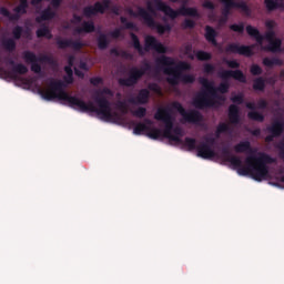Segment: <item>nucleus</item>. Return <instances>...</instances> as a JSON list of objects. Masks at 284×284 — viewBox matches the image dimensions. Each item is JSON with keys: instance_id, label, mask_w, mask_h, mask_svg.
Listing matches in <instances>:
<instances>
[{"instance_id": "nucleus-1", "label": "nucleus", "mask_w": 284, "mask_h": 284, "mask_svg": "<svg viewBox=\"0 0 284 284\" xmlns=\"http://www.w3.org/2000/svg\"><path fill=\"white\" fill-rule=\"evenodd\" d=\"M68 84L62 80H51L49 83V89H41L39 91L40 95L44 101H54L58 99L59 101H65L69 108H77L80 112H94L98 116H101L104 121H112L114 116H119L118 113H112V103L106 97H114V92H112L109 88H103L102 90L95 91V95L93 97L94 102L89 101L85 102L82 99H79L74 95H70L65 92V88Z\"/></svg>"}, {"instance_id": "nucleus-2", "label": "nucleus", "mask_w": 284, "mask_h": 284, "mask_svg": "<svg viewBox=\"0 0 284 284\" xmlns=\"http://www.w3.org/2000/svg\"><path fill=\"white\" fill-rule=\"evenodd\" d=\"M221 154L224 161L231 163L237 170V174L241 176H251V179L258 182L267 179V174H270V166L267 165L276 163V159L264 152L257 153V156L248 155L245 159L246 166H243L241 158L232 155V151L227 146L222 148Z\"/></svg>"}, {"instance_id": "nucleus-3", "label": "nucleus", "mask_w": 284, "mask_h": 284, "mask_svg": "<svg viewBox=\"0 0 284 284\" xmlns=\"http://www.w3.org/2000/svg\"><path fill=\"white\" fill-rule=\"evenodd\" d=\"M158 65H162L164 74H166V83L169 85L176 87L179 83H194L196 78L192 74H183V72H189L192 70V64L186 61H180L176 63L174 58L162 55L156 59Z\"/></svg>"}, {"instance_id": "nucleus-4", "label": "nucleus", "mask_w": 284, "mask_h": 284, "mask_svg": "<svg viewBox=\"0 0 284 284\" xmlns=\"http://www.w3.org/2000/svg\"><path fill=\"white\" fill-rule=\"evenodd\" d=\"M200 83L204 90L200 91L193 99V105L196 110H205L207 108H220L225 103V95L216 92L214 82L207 78H200Z\"/></svg>"}, {"instance_id": "nucleus-5", "label": "nucleus", "mask_w": 284, "mask_h": 284, "mask_svg": "<svg viewBox=\"0 0 284 284\" xmlns=\"http://www.w3.org/2000/svg\"><path fill=\"white\" fill-rule=\"evenodd\" d=\"M152 3L154 7H152ZM187 6V0H184L182 6L179 8V10L172 9L168 3H165L163 0H152L146 2V8L149 12H154L158 10L159 12H163L165 17H170V19L174 20L179 17H194L199 18V10L194 7H185Z\"/></svg>"}, {"instance_id": "nucleus-6", "label": "nucleus", "mask_w": 284, "mask_h": 284, "mask_svg": "<svg viewBox=\"0 0 284 284\" xmlns=\"http://www.w3.org/2000/svg\"><path fill=\"white\" fill-rule=\"evenodd\" d=\"M155 121H163L165 128L162 136L164 139H169L173 143H183L181 136H183V129L181 126L174 128V120L172 119V114L170 113V109H158L154 114Z\"/></svg>"}, {"instance_id": "nucleus-7", "label": "nucleus", "mask_w": 284, "mask_h": 284, "mask_svg": "<svg viewBox=\"0 0 284 284\" xmlns=\"http://www.w3.org/2000/svg\"><path fill=\"white\" fill-rule=\"evenodd\" d=\"M152 70V64L144 60L142 67H131L128 72V78H120L118 80L119 85L122 88H134L144 77Z\"/></svg>"}, {"instance_id": "nucleus-8", "label": "nucleus", "mask_w": 284, "mask_h": 284, "mask_svg": "<svg viewBox=\"0 0 284 284\" xmlns=\"http://www.w3.org/2000/svg\"><path fill=\"white\" fill-rule=\"evenodd\" d=\"M231 101L234 104L229 105V121L232 125H239V123H241V108H239L237 105H243V103L245 102V98L243 93H239L236 95L231 97Z\"/></svg>"}, {"instance_id": "nucleus-9", "label": "nucleus", "mask_w": 284, "mask_h": 284, "mask_svg": "<svg viewBox=\"0 0 284 284\" xmlns=\"http://www.w3.org/2000/svg\"><path fill=\"white\" fill-rule=\"evenodd\" d=\"M173 110H176L181 116H183L184 121L186 123H194L197 125V123H201L203 121V114L199 112L197 110L186 111L185 108H183V104L181 102H173L172 103Z\"/></svg>"}, {"instance_id": "nucleus-10", "label": "nucleus", "mask_w": 284, "mask_h": 284, "mask_svg": "<svg viewBox=\"0 0 284 284\" xmlns=\"http://www.w3.org/2000/svg\"><path fill=\"white\" fill-rule=\"evenodd\" d=\"M221 4H223L222 17L227 19L230 14H232V10L236 8L244 12V14H250V7L245 1H236V0H219Z\"/></svg>"}, {"instance_id": "nucleus-11", "label": "nucleus", "mask_w": 284, "mask_h": 284, "mask_svg": "<svg viewBox=\"0 0 284 284\" xmlns=\"http://www.w3.org/2000/svg\"><path fill=\"white\" fill-rule=\"evenodd\" d=\"M23 59L27 63H31V71L36 74H41V64L40 63H50L52 59L49 55H42L40 58L34 54L32 51H24Z\"/></svg>"}, {"instance_id": "nucleus-12", "label": "nucleus", "mask_w": 284, "mask_h": 284, "mask_svg": "<svg viewBox=\"0 0 284 284\" xmlns=\"http://www.w3.org/2000/svg\"><path fill=\"white\" fill-rule=\"evenodd\" d=\"M110 0L97 1L94 6H87L83 8V17L90 19L91 17H97V14H105V10L110 8Z\"/></svg>"}, {"instance_id": "nucleus-13", "label": "nucleus", "mask_w": 284, "mask_h": 284, "mask_svg": "<svg viewBox=\"0 0 284 284\" xmlns=\"http://www.w3.org/2000/svg\"><path fill=\"white\" fill-rule=\"evenodd\" d=\"M246 32L248 37H252L255 39V41L258 43V45H263V41H274L276 40V32L274 30H268L265 32V34H261V31H258L255 27H252V24L246 26Z\"/></svg>"}, {"instance_id": "nucleus-14", "label": "nucleus", "mask_w": 284, "mask_h": 284, "mask_svg": "<svg viewBox=\"0 0 284 284\" xmlns=\"http://www.w3.org/2000/svg\"><path fill=\"white\" fill-rule=\"evenodd\" d=\"M225 52L227 54H240L241 57H252L254 54L252 47L234 42L226 45Z\"/></svg>"}, {"instance_id": "nucleus-15", "label": "nucleus", "mask_w": 284, "mask_h": 284, "mask_svg": "<svg viewBox=\"0 0 284 284\" xmlns=\"http://www.w3.org/2000/svg\"><path fill=\"white\" fill-rule=\"evenodd\" d=\"M144 50L145 52H150V50H155L159 54H165L168 52V48L163 45V43L159 42L154 38V36H146L144 38Z\"/></svg>"}, {"instance_id": "nucleus-16", "label": "nucleus", "mask_w": 284, "mask_h": 284, "mask_svg": "<svg viewBox=\"0 0 284 284\" xmlns=\"http://www.w3.org/2000/svg\"><path fill=\"white\" fill-rule=\"evenodd\" d=\"M220 79L223 81H227V79H234L235 81H239L240 83H247V77H245V73L241 71L240 69L236 70H223L219 73Z\"/></svg>"}, {"instance_id": "nucleus-17", "label": "nucleus", "mask_w": 284, "mask_h": 284, "mask_svg": "<svg viewBox=\"0 0 284 284\" xmlns=\"http://www.w3.org/2000/svg\"><path fill=\"white\" fill-rule=\"evenodd\" d=\"M57 45L60 50H65V48H72L73 50H75L77 52H79V50H81L83 48V42L77 40H72V39H58L57 40Z\"/></svg>"}, {"instance_id": "nucleus-18", "label": "nucleus", "mask_w": 284, "mask_h": 284, "mask_svg": "<svg viewBox=\"0 0 284 284\" xmlns=\"http://www.w3.org/2000/svg\"><path fill=\"white\" fill-rule=\"evenodd\" d=\"M197 156L200 159H214L216 156V152L214 149L205 142H201L196 148Z\"/></svg>"}, {"instance_id": "nucleus-19", "label": "nucleus", "mask_w": 284, "mask_h": 284, "mask_svg": "<svg viewBox=\"0 0 284 284\" xmlns=\"http://www.w3.org/2000/svg\"><path fill=\"white\" fill-rule=\"evenodd\" d=\"M128 12L130 17H141L146 26H154V18L143 7H138V12H134L132 9H129Z\"/></svg>"}, {"instance_id": "nucleus-20", "label": "nucleus", "mask_w": 284, "mask_h": 284, "mask_svg": "<svg viewBox=\"0 0 284 284\" xmlns=\"http://www.w3.org/2000/svg\"><path fill=\"white\" fill-rule=\"evenodd\" d=\"M150 102V90L141 89L135 98H131L129 103L133 105H146Z\"/></svg>"}, {"instance_id": "nucleus-21", "label": "nucleus", "mask_w": 284, "mask_h": 284, "mask_svg": "<svg viewBox=\"0 0 284 284\" xmlns=\"http://www.w3.org/2000/svg\"><path fill=\"white\" fill-rule=\"evenodd\" d=\"M234 151L237 154H243L244 152H246L247 154H256V150L252 149V143H250V141H242L237 143L234 146Z\"/></svg>"}, {"instance_id": "nucleus-22", "label": "nucleus", "mask_w": 284, "mask_h": 284, "mask_svg": "<svg viewBox=\"0 0 284 284\" xmlns=\"http://www.w3.org/2000/svg\"><path fill=\"white\" fill-rule=\"evenodd\" d=\"M9 79H17L18 74H28V67L23 63H18L13 65L11 71L4 72Z\"/></svg>"}, {"instance_id": "nucleus-23", "label": "nucleus", "mask_w": 284, "mask_h": 284, "mask_svg": "<svg viewBox=\"0 0 284 284\" xmlns=\"http://www.w3.org/2000/svg\"><path fill=\"white\" fill-rule=\"evenodd\" d=\"M204 30H205V34H204L205 40L209 43H212L216 48V45H219V42L216 41V37H219V32H216V30L211 26H206Z\"/></svg>"}, {"instance_id": "nucleus-24", "label": "nucleus", "mask_w": 284, "mask_h": 284, "mask_svg": "<svg viewBox=\"0 0 284 284\" xmlns=\"http://www.w3.org/2000/svg\"><path fill=\"white\" fill-rule=\"evenodd\" d=\"M267 52H283V40L281 38H275V40L268 41V45L264 48Z\"/></svg>"}, {"instance_id": "nucleus-25", "label": "nucleus", "mask_w": 284, "mask_h": 284, "mask_svg": "<svg viewBox=\"0 0 284 284\" xmlns=\"http://www.w3.org/2000/svg\"><path fill=\"white\" fill-rule=\"evenodd\" d=\"M264 6L267 12H274L275 10H284V0H264Z\"/></svg>"}, {"instance_id": "nucleus-26", "label": "nucleus", "mask_w": 284, "mask_h": 284, "mask_svg": "<svg viewBox=\"0 0 284 284\" xmlns=\"http://www.w3.org/2000/svg\"><path fill=\"white\" fill-rule=\"evenodd\" d=\"M94 30H97V28L94 27L93 21H84L82 22V27H78L74 29V32L75 34H83V32H85V34H90L94 32Z\"/></svg>"}, {"instance_id": "nucleus-27", "label": "nucleus", "mask_w": 284, "mask_h": 284, "mask_svg": "<svg viewBox=\"0 0 284 284\" xmlns=\"http://www.w3.org/2000/svg\"><path fill=\"white\" fill-rule=\"evenodd\" d=\"M267 132L274 136H281L284 132V122L278 120L274 121L272 125L267 126Z\"/></svg>"}, {"instance_id": "nucleus-28", "label": "nucleus", "mask_w": 284, "mask_h": 284, "mask_svg": "<svg viewBox=\"0 0 284 284\" xmlns=\"http://www.w3.org/2000/svg\"><path fill=\"white\" fill-rule=\"evenodd\" d=\"M57 17V12L52 11V8L48 7L42 10L40 17L36 18L37 23H41L42 21H52Z\"/></svg>"}, {"instance_id": "nucleus-29", "label": "nucleus", "mask_w": 284, "mask_h": 284, "mask_svg": "<svg viewBox=\"0 0 284 284\" xmlns=\"http://www.w3.org/2000/svg\"><path fill=\"white\" fill-rule=\"evenodd\" d=\"M108 45H110V39H108V34L100 33L98 37L99 50H108Z\"/></svg>"}, {"instance_id": "nucleus-30", "label": "nucleus", "mask_w": 284, "mask_h": 284, "mask_svg": "<svg viewBox=\"0 0 284 284\" xmlns=\"http://www.w3.org/2000/svg\"><path fill=\"white\" fill-rule=\"evenodd\" d=\"M36 34L38 39H42V37H45V39H52V31H50V28L48 26L43 24L41 28H39L36 31Z\"/></svg>"}, {"instance_id": "nucleus-31", "label": "nucleus", "mask_w": 284, "mask_h": 284, "mask_svg": "<svg viewBox=\"0 0 284 284\" xmlns=\"http://www.w3.org/2000/svg\"><path fill=\"white\" fill-rule=\"evenodd\" d=\"M253 90L256 92H265V79L263 77L253 80Z\"/></svg>"}, {"instance_id": "nucleus-32", "label": "nucleus", "mask_w": 284, "mask_h": 284, "mask_svg": "<svg viewBox=\"0 0 284 284\" xmlns=\"http://www.w3.org/2000/svg\"><path fill=\"white\" fill-rule=\"evenodd\" d=\"M145 134L146 136H149V139H153V141H156L161 139V136H163V132L161 131V129H156L152 126H149V130L146 131Z\"/></svg>"}, {"instance_id": "nucleus-33", "label": "nucleus", "mask_w": 284, "mask_h": 284, "mask_svg": "<svg viewBox=\"0 0 284 284\" xmlns=\"http://www.w3.org/2000/svg\"><path fill=\"white\" fill-rule=\"evenodd\" d=\"M2 47L7 52H14L17 50V42L12 38L2 40Z\"/></svg>"}, {"instance_id": "nucleus-34", "label": "nucleus", "mask_w": 284, "mask_h": 284, "mask_svg": "<svg viewBox=\"0 0 284 284\" xmlns=\"http://www.w3.org/2000/svg\"><path fill=\"white\" fill-rule=\"evenodd\" d=\"M19 1L20 3L13 9V12H16V14H28V8H29L28 0H19Z\"/></svg>"}, {"instance_id": "nucleus-35", "label": "nucleus", "mask_w": 284, "mask_h": 284, "mask_svg": "<svg viewBox=\"0 0 284 284\" xmlns=\"http://www.w3.org/2000/svg\"><path fill=\"white\" fill-rule=\"evenodd\" d=\"M262 63L266 68H274V65H283V60L278 58H264Z\"/></svg>"}, {"instance_id": "nucleus-36", "label": "nucleus", "mask_w": 284, "mask_h": 284, "mask_svg": "<svg viewBox=\"0 0 284 284\" xmlns=\"http://www.w3.org/2000/svg\"><path fill=\"white\" fill-rule=\"evenodd\" d=\"M149 28H155L158 30V34H165V32H172V26H170L169 23L156 24V22H154V24L149 26Z\"/></svg>"}, {"instance_id": "nucleus-37", "label": "nucleus", "mask_w": 284, "mask_h": 284, "mask_svg": "<svg viewBox=\"0 0 284 284\" xmlns=\"http://www.w3.org/2000/svg\"><path fill=\"white\" fill-rule=\"evenodd\" d=\"M247 119H250V121H257L258 123H263V121H265V115L258 111H251L247 113Z\"/></svg>"}, {"instance_id": "nucleus-38", "label": "nucleus", "mask_w": 284, "mask_h": 284, "mask_svg": "<svg viewBox=\"0 0 284 284\" xmlns=\"http://www.w3.org/2000/svg\"><path fill=\"white\" fill-rule=\"evenodd\" d=\"M148 130H150V126H148L145 123L143 122H139L134 129H133V133L136 134L138 136L143 134L144 132L148 134Z\"/></svg>"}, {"instance_id": "nucleus-39", "label": "nucleus", "mask_w": 284, "mask_h": 284, "mask_svg": "<svg viewBox=\"0 0 284 284\" xmlns=\"http://www.w3.org/2000/svg\"><path fill=\"white\" fill-rule=\"evenodd\" d=\"M24 34H28V30L24 31L23 30V27L21 26H16L13 29H12V37L13 39H16V41H19V39H21V37Z\"/></svg>"}, {"instance_id": "nucleus-40", "label": "nucleus", "mask_w": 284, "mask_h": 284, "mask_svg": "<svg viewBox=\"0 0 284 284\" xmlns=\"http://www.w3.org/2000/svg\"><path fill=\"white\" fill-rule=\"evenodd\" d=\"M131 39L133 41V48L138 50L139 54H144L143 47L141 45V41L139 40V37L134 33H131Z\"/></svg>"}, {"instance_id": "nucleus-41", "label": "nucleus", "mask_w": 284, "mask_h": 284, "mask_svg": "<svg viewBox=\"0 0 284 284\" xmlns=\"http://www.w3.org/2000/svg\"><path fill=\"white\" fill-rule=\"evenodd\" d=\"M225 132H230V125L225 122H221L215 131L216 138L219 139L221 134H225Z\"/></svg>"}, {"instance_id": "nucleus-42", "label": "nucleus", "mask_w": 284, "mask_h": 284, "mask_svg": "<svg viewBox=\"0 0 284 284\" xmlns=\"http://www.w3.org/2000/svg\"><path fill=\"white\" fill-rule=\"evenodd\" d=\"M215 92H220V94H227L230 92V82H221L219 87H215Z\"/></svg>"}, {"instance_id": "nucleus-43", "label": "nucleus", "mask_w": 284, "mask_h": 284, "mask_svg": "<svg viewBox=\"0 0 284 284\" xmlns=\"http://www.w3.org/2000/svg\"><path fill=\"white\" fill-rule=\"evenodd\" d=\"M196 59L197 61H211L212 59V53L207 51L200 50L196 52Z\"/></svg>"}, {"instance_id": "nucleus-44", "label": "nucleus", "mask_w": 284, "mask_h": 284, "mask_svg": "<svg viewBox=\"0 0 284 284\" xmlns=\"http://www.w3.org/2000/svg\"><path fill=\"white\" fill-rule=\"evenodd\" d=\"M120 22L122 26H124L125 30H136V24H134V22L128 21V18L125 17H120Z\"/></svg>"}, {"instance_id": "nucleus-45", "label": "nucleus", "mask_w": 284, "mask_h": 284, "mask_svg": "<svg viewBox=\"0 0 284 284\" xmlns=\"http://www.w3.org/2000/svg\"><path fill=\"white\" fill-rule=\"evenodd\" d=\"M148 114V109L144 106H139L135 111H132V115L136 116V119H143Z\"/></svg>"}, {"instance_id": "nucleus-46", "label": "nucleus", "mask_w": 284, "mask_h": 284, "mask_svg": "<svg viewBox=\"0 0 284 284\" xmlns=\"http://www.w3.org/2000/svg\"><path fill=\"white\" fill-rule=\"evenodd\" d=\"M184 145L185 148H187L190 151L192 150H196V139H193V138H185L184 139Z\"/></svg>"}, {"instance_id": "nucleus-47", "label": "nucleus", "mask_w": 284, "mask_h": 284, "mask_svg": "<svg viewBox=\"0 0 284 284\" xmlns=\"http://www.w3.org/2000/svg\"><path fill=\"white\" fill-rule=\"evenodd\" d=\"M230 30H232L233 32H239V34H243V32H245V24L243 22L239 24H231Z\"/></svg>"}, {"instance_id": "nucleus-48", "label": "nucleus", "mask_w": 284, "mask_h": 284, "mask_svg": "<svg viewBox=\"0 0 284 284\" xmlns=\"http://www.w3.org/2000/svg\"><path fill=\"white\" fill-rule=\"evenodd\" d=\"M250 72L253 77H261V74H263V69L258 64H252Z\"/></svg>"}, {"instance_id": "nucleus-49", "label": "nucleus", "mask_w": 284, "mask_h": 284, "mask_svg": "<svg viewBox=\"0 0 284 284\" xmlns=\"http://www.w3.org/2000/svg\"><path fill=\"white\" fill-rule=\"evenodd\" d=\"M195 26H196V22L190 19H185L184 22L182 23V28L184 30H192L193 28H195Z\"/></svg>"}, {"instance_id": "nucleus-50", "label": "nucleus", "mask_w": 284, "mask_h": 284, "mask_svg": "<svg viewBox=\"0 0 284 284\" xmlns=\"http://www.w3.org/2000/svg\"><path fill=\"white\" fill-rule=\"evenodd\" d=\"M203 72L204 74H214V72H216V68L214 67V64L206 63L203 67Z\"/></svg>"}, {"instance_id": "nucleus-51", "label": "nucleus", "mask_w": 284, "mask_h": 284, "mask_svg": "<svg viewBox=\"0 0 284 284\" xmlns=\"http://www.w3.org/2000/svg\"><path fill=\"white\" fill-rule=\"evenodd\" d=\"M224 62L232 70H239V68H241V63H239L236 60H224Z\"/></svg>"}, {"instance_id": "nucleus-52", "label": "nucleus", "mask_w": 284, "mask_h": 284, "mask_svg": "<svg viewBox=\"0 0 284 284\" xmlns=\"http://www.w3.org/2000/svg\"><path fill=\"white\" fill-rule=\"evenodd\" d=\"M148 90H150L151 92H155V94H161V87H159L158 83H149Z\"/></svg>"}, {"instance_id": "nucleus-53", "label": "nucleus", "mask_w": 284, "mask_h": 284, "mask_svg": "<svg viewBox=\"0 0 284 284\" xmlns=\"http://www.w3.org/2000/svg\"><path fill=\"white\" fill-rule=\"evenodd\" d=\"M184 54L191 59V61H194V54H192V44H186L184 47Z\"/></svg>"}, {"instance_id": "nucleus-54", "label": "nucleus", "mask_w": 284, "mask_h": 284, "mask_svg": "<svg viewBox=\"0 0 284 284\" xmlns=\"http://www.w3.org/2000/svg\"><path fill=\"white\" fill-rule=\"evenodd\" d=\"M118 110H120V112H122L123 114H128V104L123 101L118 102Z\"/></svg>"}, {"instance_id": "nucleus-55", "label": "nucleus", "mask_w": 284, "mask_h": 284, "mask_svg": "<svg viewBox=\"0 0 284 284\" xmlns=\"http://www.w3.org/2000/svg\"><path fill=\"white\" fill-rule=\"evenodd\" d=\"M267 105H268V103L266 102V100L265 99H260L258 101H257V110H267Z\"/></svg>"}, {"instance_id": "nucleus-56", "label": "nucleus", "mask_w": 284, "mask_h": 284, "mask_svg": "<svg viewBox=\"0 0 284 284\" xmlns=\"http://www.w3.org/2000/svg\"><path fill=\"white\" fill-rule=\"evenodd\" d=\"M90 84L91 85H101L103 84V79L102 78H99V77H95V78H91L90 79Z\"/></svg>"}, {"instance_id": "nucleus-57", "label": "nucleus", "mask_w": 284, "mask_h": 284, "mask_svg": "<svg viewBox=\"0 0 284 284\" xmlns=\"http://www.w3.org/2000/svg\"><path fill=\"white\" fill-rule=\"evenodd\" d=\"M203 8H205L206 10H215V6H214V2L210 1V0H206L203 2Z\"/></svg>"}, {"instance_id": "nucleus-58", "label": "nucleus", "mask_w": 284, "mask_h": 284, "mask_svg": "<svg viewBox=\"0 0 284 284\" xmlns=\"http://www.w3.org/2000/svg\"><path fill=\"white\" fill-rule=\"evenodd\" d=\"M63 81L67 85H72L74 83V75H64Z\"/></svg>"}, {"instance_id": "nucleus-59", "label": "nucleus", "mask_w": 284, "mask_h": 284, "mask_svg": "<svg viewBox=\"0 0 284 284\" xmlns=\"http://www.w3.org/2000/svg\"><path fill=\"white\" fill-rule=\"evenodd\" d=\"M109 10H111L112 14H115V17H119V14H121V7L119 6H113L109 8Z\"/></svg>"}, {"instance_id": "nucleus-60", "label": "nucleus", "mask_w": 284, "mask_h": 284, "mask_svg": "<svg viewBox=\"0 0 284 284\" xmlns=\"http://www.w3.org/2000/svg\"><path fill=\"white\" fill-rule=\"evenodd\" d=\"M204 143H207V145H210L212 148V145H214V143H216V139L212 138V136H204Z\"/></svg>"}, {"instance_id": "nucleus-61", "label": "nucleus", "mask_w": 284, "mask_h": 284, "mask_svg": "<svg viewBox=\"0 0 284 284\" xmlns=\"http://www.w3.org/2000/svg\"><path fill=\"white\" fill-rule=\"evenodd\" d=\"M110 37H112V39H119V37H121V29H115L111 31Z\"/></svg>"}, {"instance_id": "nucleus-62", "label": "nucleus", "mask_w": 284, "mask_h": 284, "mask_svg": "<svg viewBox=\"0 0 284 284\" xmlns=\"http://www.w3.org/2000/svg\"><path fill=\"white\" fill-rule=\"evenodd\" d=\"M0 14H2V17H7L8 19L10 18V11L6 9V7L0 8Z\"/></svg>"}, {"instance_id": "nucleus-63", "label": "nucleus", "mask_w": 284, "mask_h": 284, "mask_svg": "<svg viewBox=\"0 0 284 284\" xmlns=\"http://www.w3.org/2000/svg\"><path fill=\"white\" fill-rule=\"evenodd\" d=\"M246 108L247 110H252V112L256 111V104L254 102H247Z\"/></svg>"}, {"instance_id": "nucleus-64", "label": "nucleus", "mask_w": 284, "mask_h": 284, "mask_svg": "<svg viewBox=\"0 0 284 284\" xmlns=\"http://www.w3.org/2000/svg\"><path fill=\"white\" fill-rule=\"evenodd\" d=\"M61 1L62 0H51V6L57 10L61 7Z\"/></svg>"}]
</instances>
